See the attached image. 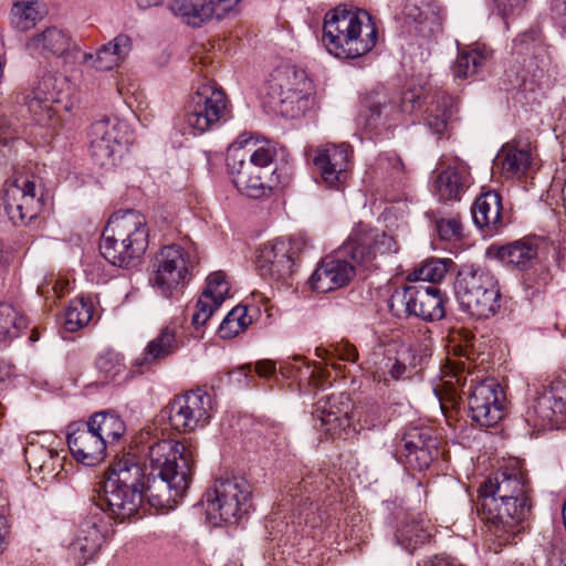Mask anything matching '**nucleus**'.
I'll list each match as a JSON object with an SVG mask.
<instances>
[{
    "instance_id": "2",
    "label": "nucleus",
    "mask_w": 566,
    "mask_h": 566,
    "mask_svg": "<svg viewBox=\"0 0 566 566\" xmlns=\"http://www.w3.org/2000/svg\"><path fill=\"white\" fill-rule=\"evenodd\" d=\"M469 331L454 329L449 335L448 352L457 359L448 358L441 369L440 384L433 388L441 410L455 408L462 396H467L469 416L480 427L497 424L505 413V395L496 379L479 375L472 367L474 355Z\"/></svg>"
},
{
    "instance_id": "43",
    "label": "nucleus",
    "mask_w": 566,
    "mask_h": 566,
    "mask_svg": "<svg viewBox=\"0 0 566 566\" xmlns=\"http://www.w3.org/2000/svg\"><path fill=\"white\" fill-rule=\"evenodd\" d=\"M9 20L11 27L20 32L30 30L40 20L39 0H13Z\"/></svg>"
},
{
    "instance_id": "41",
    "label": "nucleus",
    "mask_w": 566,
    "mask_h": 566,
    "mask_svg": "<svg viewBox=\"0 0 566 566\" xmlns=\"http://www.w3.org/2000/svg\"><path fill=\"white\" fill-rule=\"evenodd\" d=\"M316 356L325 360L337 375L345 377V368L337 360L355 363L358 359L357 348L346 340L331 344L328 347H317Z\"/></svg>"
},
{
    "instance_id": "59",
    "label": "nucleus",
    "mask_w": 566,
    "mask_h": 566,
    "mask_svg": "<svg viewBox=\"0 0 566 566\" xmlns=\"http://www.w3.org/2000/svg\"><path fill=\"white\" fill-rule=\"evenodd\" d=\"M250 367L249 366H241L237 368L235 370L229 373L230 381L242 384L245 382V380L249 377Z\"/></svg>"
},
{
    "instance_id": "47",
    "label": "nucleus",
    "mask_w": 566,
    "mask_h": 566,
    "mask_svg": "<svg viewBox=\"0 0 566 566\" xmlns=\"http://www.w3.org/2000/svg\"><path fill=\"white\" fill-rule=\"evenodd\" d=\"M251 323L252 318L248 315V308L237 306L228 313L220 324L219 335L221 338H232L247 329Z\"/></svg>"
},
{
    "instance_id": "38",
    "label": "nucleus",
    "mask_w": 566,
    "mask_h": 566,
    "mask_svg": "<svg viewBox=\"0 0 566 566\" xmlns=\"http://www.w3.org/2000/svg\"><path fill=\"white\" fill-rule=\"evenodd\" d=\"M491 54L490 50L480 46L460 52L451 66L454 80H467L478 74L485 67Z\"/></svg>"
},
{
    "instance_id": "63",
    "label": "nucleus",
    "mask_w": 566,
    "mask_h": 566,
    "mask_svg": "<svg viewBox=\"0 0 566 566\" xmlns=\"http://www.w3.org/2000/svg\"><path fill=\"white\" fill-rule=\"evenodd\" d=\"M8 534L6 520L0 516V553L3 552L6 546V536Z\"/></svg>"
},
{
    "instance_id": "40",
    "label": "nucleus",
    "mask_w": 566,
    "mask_h": 566,
    "mask_svg": "<svg viewBox=\"0 0 566 566\" xmlns=\"http://www.w3.org/2000/svg\"><path fill=\"white\" fill-rule=\"evenodd\" d=\"M169 8L174 14L192 27H200L213 18L211 0H170Z\"/></svg>"
},
{
    "instance_id": "32",
    "label": "nucleus",
    "mask_w": 566,
    "mask_h": 566,
    "mask_svg": "<svg viewBox=\"0 0 566 566\" xmlns=\"http://www.w3.org/2000/svg\"><path fill=\"white\" fill-rule=\"evenodd\" d=\"M132 50L130 38L118 34L108 43L102 45L95 54L84 53V62L96 70L108 71L119 66Z\"/></svg>"
},
{
    "instance_id": "60",
    "label": "nucleus",
    "mask_w": 566,
    "mask_h": 566,
    "mask_svg": "<svg viewBox=\"0 0 566 566\" xmlns=\"http://www.w3.org/2000/svg\"><path fill=\"white\" fill-rule=\"evenodd\" d=\"M499 8L503 10L504 13L511 12L514 9L521 7L525 0H494Z\"/></svg>"
},
{
    "instance_id": "23",
    "label": "nucleus",
    "mask_w": 566,
    "mask_h": 566,
    "mask_svg": "<svg viewBox=\"0 0 566 566\" xmlns=\"http://www.w3.org/2000/svg\"><path fill=\"white\" fill-rule=\"evenodd\" d=\"M420 361L421 357L410 345L396 344L386 349L384 358L377 364L373 373L374 380L388 385L390 379L408 378Z\"/></svg>"
},
{
    "instance_id": "12",
    "label": "nucleus",
    "mask_w": 566,
    "mask_h": 566,
    "mask_svg": "<svg viewBox=\"0 0 566 566\" xmlns=\"http://www.w3.org/2000/svg\"><path fill=\"white\" fill-rule=\"evenodd\" d=\"M0 205L17 226H25L34 220L43 208L42 196L35 191L34 177L14 175L0 191Z\"/></svg>"
},
{
    "instance_id": "29",
    "label": "nucleus",
    "mask_w": 566,
    "mask_h": 566,
    "mask_svg": "<svg viewBox=\"0 0 566 566\" xmlns=\"http://www.w3.org/2000/svg\"><path fill=\"white\" fill-rule=\"evenodd\" d=\"M105 525L101 517L90 516L84 520L70 545V553L80 565L86 564L98 553L104 541Z\"/></svg>"
},
{
    "instance_id": "21",
    "label": "nucleus",
    "mask_w": 566,
    "mask_h": 566,
    "mask_svg": "<svg viewBox=\"0 0 566 566\" xmlns=\"http://www.w3.org/2000/svg\"><path fill=\"white\" fill-rule=\"evenodd\" d=\"M90 150L96 165L111 168L122 159L126 147L115 118L94 122L88 132Z\"/></svg>"
},
{
    "instance_id": "22",
    "label": "nucleus",
    "mask_w": 566,
    "mask_h": 566,
    "mask_svg": "<svg viewBox=\"0 0 566 566\" xmlns=\"http://www.w3.org/2000/svg\"><path fill=\"white\" fill-rule=\"evenodd\" d=\"M144 499L146 494L139 491L103 481L95 503L114 521L124 522L138 512Z\"/></svg>"
},
{
    "instance_id": "50",
    "label": "nucleus",
    "mask_w": 566,
    "mask_h": 566,
    "mask_svg": "<svg viewBox=\"0 0 566 566\" xmlns=\"http://www.w3.org/2000/svg\"><path fill=\"white\" fill-rule=\"evenodd\" d=\"M436 228L439 237L446 241L459 239L462 233V224L458 216L438 219Z\"/></svg>"
},
{
    "instance_id": "33",
    "label": "nucleus",
    "mask_w": 566,
    "mask_h": 566,
    "mask_svg": "<svg viewBox=\"0 0 566 566\" xmlns=\"http://www.w3.org/2000/svg\"><path fill=\"white\" fill-rule=\"evenodd\" d=\"M470 171L464 163L448 166L436 178L434 189L440 200H460L470 186Z\"/></svg>"
},
{
    "instance_id": "54",
    "label": "nucleus",
    "mask_w": 566,
    "mask_h": 566,
    "mask_svg": "<svg viewBox=\"0 0 566 566\" xmlns=\"http://www.w3.org/2000/svg\"><path fill=\"white\" fill-rule=\"evenodd\" d=\"M549 10L553 20L566 30V0H549Z\"/></svg>"
},
{
    "instance_id": "35",
    "label": "nucleus",
    "mask_w": 566,
    "mask_h": 566,
    "mask_svg": "<svg viewBox=\"0 0 566 566\" xmlns=\"http://www.w3.org/2000/svg\"><path fill=\"white\" fill-rule=\"evenodd\" d=\"M533 163L530 149H520L510 144L504 145L496 155L493 169L499 170L506 179L520 178Z\"/></svg>"
},
{
    "instance_id": "39",
    "label": "nucleus",
    "mask_w": 566,
    "mask_h": 566,
    "mask_svg": "<svg viewBox=\"0 0 566 566\" xmlns=\"http://www.w3.org/2000/svg\"><path fill=\"white\" fill-rule=\"evenodd\" d=\"M457 111V99L453 96L444 92L437 94L428 109V127L432 133L442 135L448 129L449 122Z\"/></svg>"
},
{
    "instance_id": "25",
    "label": "nucleus",
    "mask_w": 566,
    "mask_h": 566,
    "mask_svg": "<svg viewBox=\"0 0 566 566\" xmlns=\"http://www.w3.org/2000/svg\"><path fill=\"white\" fill-rule=\"evenodd\" d=\"M182 346V337L177 333L175 327H163L157 335L147 343L144 352L134 359L132 368L138 374H144L175 355Z\"/></svg>"
},
{
    "instance_id": "6",
    "label": "nucleus",
    "mask_w": 566,
    "mask_h": 566,
    "mask_svg": "<svg viewBox=\"0 0 566 566\" xmlns=\"http://www.w3.org/2000/svg\"><path fill=\"white\" fill-rule=\"evenodd\" d=\"M231 150L227 167L235 188L251 198H260L273 188L276 149L269 140H240Z\"/></svg>"
},
{
    "instance_id": "8",
    "label": "nucleus",
    "mask_w": 566,
    "mask_h": 566,
    "mask_svg": "<svg viewBox=\"0 0 566 566\" xmlns=\"http://www.w3.org/2000/svg\"><path fill=\"white\" fill-rule=\"evenodd\" d=\"M459 304L476 318L495 316L502 307V294L496 276L489 270L463 266L454 281Z\"/></svg>"
},
{
    "instance_id": "11",
    "label": "nucleus",
    "mask_w": 566,
    "mask_h": 566,
    "mask_svg": "<svg viewBox=\"0 0 566 566\" xmlns=\"http://www.w3.org/2000/svg\"><path fill=\"white\" fill-rule=\"evenodd\" d=\"M306 75L294 66H282L275 70L269 82V104L283 117L296 118L307 107L304 93Z\"/></svg>"
},
{
    "instance_id": "19",
    "label": "nucleus",
    "mask_w": 566,
    "mask_h": 566,
    "mask_svg": "<svg viewBox=\"0 0 566 566\" xmlns=\"http://www.w3.org/2000/svg\"><path fill=\"white\" fill-rule=\"evenodd\" d=\"M298 250V243L293 239L279 238L264 243L256 255L259 274L276 282L286 281L294 272Z\"/></svg>"
},
{
    "instance_id": "20",
    "label": "nucleus",
    "mask_w": 566,
    "mask_h": 566,
    "mask_svg": "<svg viewBox=\"0 0 566 566\" xmlns=\"http://www.w3.org/2000/svg\"><path fill=\"white\" fill-rule=\"evenodd\" d=\"M407 468L423 471L439 455V440L430 427H411L403 433L397 450Z\"/></svg>"
},
{
    "instance_id": "13",
    "label": "nucleus",
    "mask_w": 566,
    "mask_h": 566,
    "mask_svg": "<svg viewBox=\"0 0 566 566\" xmlns=\"http://www.w3.org/2000/svg\"><path fill=\"white\" fill-rule=\"evenodd\" d=\"M212 402V397L198 388L176 396L163 410V415L174 430L188 433L209 423Z\"/></svg>"
},
{
    "instance_id": "5",
    "label": "nucleus",
    "mask_w": 566,
    "mask_h": 566,
    "mask_svg": "<svg viewBox=\"0 0 566 566\" xmlns=\"http://www.w3.org/2000/svg\"><path fill=\"white\" fill-rule=\"evenodd\" d=\"M378 40L373 17L363 9L339 4L326 12L322 42L338 59H357L369 53Z\"/></svg>"
},
{
    "instance_id": "57",
    "label": "nucleus",
    "mask_w": 566,
    "mask_h": 566,
    "mask_svg": "<svg viewBox=\"0 0 566 566\" xmlns=\"http://www.w3.org/2000/svg\"><path fill=\"white\" fill-rule=\"evenodd\" d=\"M547 280H548V273L545 271H542L539 274V281L533 284L532 274L527 273L524 276V285L526 286V289H532V290H534V292H538L547 283Z\"/></svg>"
},
{
    "instance_id": "24",
    "label": "nucleus",
    "mask_w": 566,
    "mask_h": 566,
    "mask_svg": "<svg viewBox=\"0 0 566 566\" xmlns=\"http://www.w3.org/2000/svg\"><path fill=\"white\" fill-rule=\"evenodd\" d=\"M66 78L53 73H44L32 91L29 109L40 124L51 120L55 114L53 107L65 94Z\"/></svg>"
},
{
    "instance_id": "55",
    "label": "nucleus",
    "mask_w": 566,
    "mask_h": 566,
    "mask_svg": "<svg viewBox=\"0 0 566 566\" xmlns=\"http://www.w3.org/2000/svg\"><path fill=\"white\" fill-rule=\"evenodd\" d=\"M307 494L305 501H310L312 505L313 502L321 495V490L317 486L316 481H312L310 478L303 479L300 485V495Z\"/></svg>"
},
{
    "instance_id": "28",
    "label": "nucleus",
    "mask_w": 566,
    "mask_h": 566,
    "mask_svg": "<svg viewBox=\"0 0 566 566\" xmlns=\"http://www.w3.org/2000/svg\"><path fill=\"white\" fill-rule=\"evenodd\" d=\"M67 446L73 458L88 467L99 464L107 454L105 440L88 428L86 422L67 434Z\"/></svg>"
},
{
    "instance_id": "17",
    "label": "nucleus",
    "mask_w": 566,
    "mask_h": 566,
    "mask_svg": "<svg viewBox=\"0 0 566 566\" xmlns=\"http://www.w3.org/2000/svg\"><path fill=\"white\" fill-rule=\"evenodd\" d=\"M226 94L210 84L199 86L191 97L184 115V122L190 134H202L213 127L224 115Z\"/></svg>"
},
{
    "instance_id": "31",
    "label": "nucleus",
    "mask_w": 566,
    "mask_h": 566,
    "mask_svg": "<svg viewBox=\"0 0 566 566\" xmlns=\"http://www.w3.org/2000/svg\"><path fill=\"white\" fill-rule=\"evenodd\" d=\"M32 55L44 57L63 56L71 48V38L57 27H49L33 34L27 42Z\"/></svg>"
},
{
    "instance_id": "26",
    "label": "nucleus",
    "mask_w": 566,
    "mask_h": 566,
    "mask_svg": "<svg viewBox=\"0 0 566 566\" xmlns=\"http://www.w3.org/2000/svg\"><path fill=\"white\" fill-rule=\"evenodd\" d=\"M315 412L314 427L332 438L339 436L350 424L347 396L332 395L324 401L321 399L316 405Z\"/></svg>"
},
{
    "instance_id": "37",
    "label": "nucleus",
    "mask_w": 566,
    "mask_h": 566,
    "mask_svg": "<svg viewBox=\"0 0 566 566\" xmlns=\"http://www.w3.org/2000/svg\"><path fill=\"white\" fill-rule=\"evenodd\" d=\"M86 423L99 438L105 440L107 448L117 443L126 433L124 420L114 411L94 412Z\"/></svg>"
},
{
    "instance_id": "52",
    "label": "nucleus",
    "mask_w": 566,
    "mask_h": 566,
    "mask_svg": "<svg viewBox=\"0 0 566 566\" xmlns=\"http://www.w3.org/2000/svg\"><path fill=\"white\" fill-rule=\"evenodd\" d=\"M242 0H211L213 18L223 19L229 15H235L240 11Z\"/></svg>"
},
{
    "instance_id": "45",
    "label": "nucleus",
    "mask_w": 566,
    "mask_h": 566,
    "mask_svg": "<svg viewBox=\"0 0 566 566\" xmlns=\"http://www.w3.org/2000/svg\"><path fill=\"white\" fill-rule=\"evenodd\" d=\"M28 322L20 312L9 303H0V343L20 335Z\"/></svg>"
},
{
    "instance_id": "61",
    "label": "nucleus",
    "mask_w": 566,
    "mask_h": 566,
    "mask_svg": "<svg viewBox=\"0 0 566 566\" xmlns=\"http://www.w3.org/2000/svg\"><path fill=\"white\" fill-rule=\"evenodd\" d=\"M14 373L13 366L4 360H0V382L9 379Z\"/></svg>"
},
{
    "instance_id": "36",
    "label": "nucleus",
    "mask_w": 566,
    "mask_h": 566,
    "mask_svg": "<svg viewBox=\"0 0 566 566\" xmlns=\"http://www.w3.org/2000/svg\"><path fill=\"white\" fill-rule=\"evenodd\" d=\"M420 95L415 91L403 93L400 105L396 106L391 102H377L369 107L368 126L377 127L378 125H387L398 119L401 113H412L419 104Z\"/></svg>"
},
{
    "instance_id": "15",
    "label": "nucleus",
    "mask_w": 566,
    "mask_h": 566,
    "mask_svg": "<svg viewBox=\"0 0 566 566\" xmlns=\"http://www.w3.org/2000/svg\"><path fill=\"white\" fill-rule=\"evenodd\" d=\"M55 438L51 433L28 437L24 448L25 461L35 483H52L64 479V457L51 446Z\"/></svg>"
},
{
    "instance_id": "58",
    "label": "nucleus",
    "mask_w": 566,
    "mask_h": 566,
    "mask_svg": "<svg viewBox=\"0 0 566 566\" xmlns=\"http://www.w3.org/2000/svg\"><path fill=\"white\" fill-rule=\"evenodd\" d=\"M260 377H269L275 373V364L272 360H260L255 366Z\"/></svg>"
},
{
    "instance_id": "44",
    "label": "nucleus",
    "mask_w": 566,
    "mask_h": 566,
    "mask_svg": "<svg viewBox=\"0 0 566 566\" xmlns=\"http://www.w3.org/2000/svg\"><path fill=\"white\" fill-rule=\"evenodd\" d=\"M450 264L452 261L449 259H429L408 273L407 281L415 284L438 283L448 273Z\"/></svg>"
},
{
    "instance_id": "7",
    "label": "nucleus",
    "mask_w": 566,
    "mask_h": 566,
    "mask_svg": "<svg viewBox=\"0 0 566 566\" xmlns=\"http://www.w3.org/2000/svg\"><path fill=\"white\" fill-rule=\"evenodd\" d=\"M148 237L144 214L136 210L116 211L102 233L99 251L112 265L134 268L147 250Z\"/></svg>"
},
{
    "instance_id": "34",
    "label": "nucleus",
    "mask_w": 566,
    "mask_h": 566,
    "mask_svg": "<svg viewBox=\"0 0 566 566\" xmlns=\"http://www.w3.org/2000/svg\"><path fill=\"white\" fill-rule=\"evenodd\" d=\"M497 258L506 266L526 271L538 262V243L534 238L513 241L497 249Z\"/></svg>"
},
{
    "instance_id": "10",
    "label": "nucleus",
    "mask_w": 566,
    "mask_h": 566,
    "mask_svg": "<svg viewBox=\"0 0 566 566\" xmlns=\"http://www.w3.org/2000/svg\"><path fill=\"white\" fill-rule=\"evenodd\" d=\"M390 312L397 316H415L433 322L444 317V300L434 285L410 284L397 289L389 298Z\"/></svg>"
},
{
    "instance_id": "46",
    "label": "nucleus",
    "mask_w": 566,
    "mask_h": 566,
    "mask_svg": "<svg viewBox=\"0 0 566 566\" xmlns=\"http://www.w3.org/2000/svg\"><path fill=\"white\" fill-rule=\"evenodd\" d=\"M92 301L84 297L72 300L65 310L64 325L67 331L75 332L90 323L93 317Z\"/></svg>"
},
{
    "instance_id": "48",
    "label": "nucleus",
    "mask_w": 566,
    "mask_h": 566,
    "mask_svg": "<svg viewBox=\"0 0 566 566\" xmlns=\"http://www.w3.org/2000/svg\"><path fill=\"white\" fill-rule=\"evenodd\" d=\"M398 543L408 552H413L419 545L423 544L429 537L430 533L419 522H411L402 526L397 535Z\"/></svg>"
},
{
    "instance_id": "56",
    "label": "nucleus",
    "mask_w": 566,
    "mask_h": 566,
    "mask_svg": "<svg viewBox=\"0 0 566 566\" xmlns=\"http://www.w3.org/2000/svg\"><path fill=\"white\" fill-rule=\"evenodd\" d=\"M377 165L380 168H387L388 166H391L395 170H400L402 168V163L400 158L396 156V154H384L379 156Z\"/></svg>"
},
{
    "instance_id": "64",
    "label": "nucleus",
    "mask_w": 566,
    "mask_h": 566,
    "mask_svg": "<svg viewBox=\"0 0 566 566\" xmlns=\"http://www.w3.org/2000/svg\"><path fill=\"white\" fill-rule=\"evenodd\" d=\"M424 566H450V564L442 558H434L424 564Z\"/></svg>"
},
{
    "instance_id": "51",
    "label": "nucleus",
    "mask_w": 566,
    "mask_h": 566,
    "mask_svg": "<svg viewBox=\"0 0 566 566\" xmlns=\"http://www.w3.org/2000/svg\"><path fill=\"white\" fill-rule=\"evenodd\" d=\"M406 14L408 19H411L420 25L437 22L436 11L429 3L418 7L417 3L409 1L406 6Z\"/></svg>"
},
{
    "instance_id": "18",
    "label": "nucleus",
    "mask_w": 566,
    "mask_h": 566,
    "mask_svg": "<svg viewBox=\"0 0 566 566\" xmlns=\"http://www.w3.org/2000/svg\"><path fill=\"white\" fill-rule=\"evenodd\" d=\"M313 164L319 174L322 185L342 190L350 177L353 147L347 143L324 144L316 148Z\"/></svg>"
},
{
    "instance_id": "49",
    "label": "nucleus",
    "mask_w": 566,
    "mask_h": 566,
    "mask_svg": "<svg viewBox=\"0 0 566 566\" xmlns=\"http://www.w3.org/2000/svg\"><path fill=\"white\" fill-rule=\"evenodd\" d=\"M95 366L107 380H115L125 370V364L119 353L106 350L102 353L95 361Z\"/></svg>"
},
{
    "instance_id": "30",
    "label": "nucleus",
    "mask_w": 566,
    "mask_h": 566,
    "mask_svg": "<svg viewBox=\"0 0 566 566\" xmlns=\"http://www.w3.org/2000/svg\"><path fill=\"white\" fill-rule=\"evenodd\" d=\"M471 213L474 224L489 235H493L503 227L501 197L495 191H488L478 197Z\"/></svg>"
},
{
    "instance_id": "53",
    "label": "nucleus",
    "mask_w": 566,
    "mask_h": 566,
    "mask_svg": "<svg viewBox=\"0 0 566 566\" xmlns=\"http://www.w3.org/2000/svg\"><path fill=\"white\" fill-rule=\"evenodd\" d=\"M305 369L306 373L310 374L308 377L311 378V385H313L315 388L325 389L327 386H331L332 381L334 380L331 378V374L322 367H316L311 373L308 367Z\"/></svg>"
},
{
    "instance_id": "9",
    "label": "nucleus",
    "mask_w": 566,
    "mask_h": 566,
    "mask_svg": "<svg viewBox=\"0 0 566 566\" xmlns=\"http://www.w3.org/2000/svg\"><path fill=\"white\" fill-rule=\"evenodd\" d=\"M251 496V484L245 479H219L205 494L207 518L213 526L234 523L248 514Z\"/></svg>"
},
{
    "instance_id": "62",
    "label": "nucleus",
    "mask_w": 566,
    "mask_h": 566,
    "mask_svg": "<svg viewBox=\"0 0 566 566\" xmlns=\"http://www.w3.org/2000/svg\"><path fill=\"white\" fill-rule=\"evenodd\" d=\"M15 138V132L4 128L3 120H0V143L7 145L9 140Z\"/></svg>"
},
{
    "instance_id": "16",
    "label": "nucleus",
    "mask_w": 566,
    "mask_h": 566,
    "mask_svg": "<svg viewBox=\"0 0 566 566\" xmlns=\"http://www.w3.org/2000/svg\"><path fill=\"white\" fill-rule=\"evenodd\" d=\"M566 415V371L543 385L525 412V420L534 428H546Z\"/></svg>"
},
{
    "instance_id": "14",
    "label": "nucleus",
    "mask_w": 566,
    "mask_h": 566,
    "mask_svg": "<svg viewBox=\"0 0 566 566\" xmlns=\"http://www.w3.org/2000/svg\"><path fill=\"white\" fill-rule=\"evenodd\" d=\"M151 285L165 297L172 296L190 279L192 262L189 252L177 244L161 248L155 258Z\"/></svg>"
},
{
    "instance_id": "1",
    "label": "nucleus",
    "mask_w": 566,
    "mask_h": 566,
    "mask_svg": "<svg viewBox=\"0 0 566 566\" xmlns=\"http://www.w3.org/2000/svg\"><path fill=\"white\" fill-rule=\"evenodd\" d=\"M197 449L188 441H155L148 447L149 472L135 454L126 453L105 472L104 481L146 494L158 509H172L186 494L195 472Z\"/></svg>"
},
{
    "instance_id": "42",
    "label": "nucleus",
    "mask_w": 566,
    "mask_h": 566,
    "mask_svg": "<svg viewBox=\"0 0 566 566\" xmlns=\"http://www.w3.org/2000/svg\"><path fill=\"white\" fill-rule=\"evenodd\" d=\"M513 49L518 54L530 55L532 59L537 60L536 67L546 65L548 60V52L543 43L541 32L538 29H530L521 33L513 42Z\"/></svg>"
},
{
    "instance_id": "27",
    "label": "nucleus",
    "mask_w": 566,
    "mask_h": 566,
    "mask_svg": "<svg viewBox=\"0 0 566 566\" xmlns=\"http://www.w3.org/2000/svg\"><path fill=\"white\" fill-rule=\"evenodd\" d=\"M229 292L230 284L224 272L217 271L211 273L207 277L206 289L196 303L192 324L197 328L203 326L229 296Z\"/></svg>"
},
{
    "instance_id": "4",
    "label": "nucleus",
    "mask_w": 566,
    "mask_h": 566,
    "mask_svg": "<svg viewBox=\"0 0 566 566\" xmlns=\"http://www.w3.org/2000/svg\"><path fill=\"white\" fill-rule=\"evenodd\" d=\"M397 251L392 237L359 223L336 255L319 262L308 280L310 286L319 293L344 287L354 279L355 265L368 266L378 255Z\"/></svg>"
},
{
    "instance_id": "3",
    "label": "nucleus",
    "mask_w": 566,
    "mask_h": 566,
    "mask_svg": "<svg viewBox=\"0 0 566 566\" xmlns=\"http://www.w3.org/2000/svg\"><path fill=\"white\" fill-rule=\"evenodd\" d=\"M528 481L516 468H505L489 478L479 489L476 510L500 545L513 542L531 510Z\"/></svg>"
}]
</instances>
